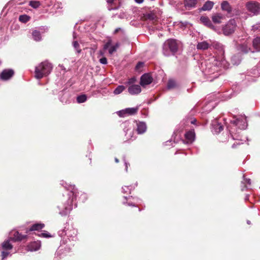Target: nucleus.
<instances>
[{"instance_id": "nucleus-1", "label": "nucleus", "mask_w": 260, "mask_h": 260, "mask_svg": "<svg viewBox=\"0 0 260 260\" xmlns=\"http://www.w3.org/2000/svg\"><path fill=\"white\" fill-rule=\"evenodd\" d=\"M211 59L212 60V61L205 60L202 62L201 69L203 73L205 76H208L215 74L212 77L215 78L219 75L217 72L219 71L220 68L227 69L229 63L223 56L218 58L213 57Z\"/></svg>"}, {"instance_id": "nucleus-2", "label": "nucleus", "mask_w": 260, "mask_h": 260, "mask_svg": "<svg viewBox=\"0 0 260 260\" xmlns=\"http://www.w3.org/2000/svg\"><path fill=\"white\" fill-rule=\"evenodd\" d=\"M189 123L196 125H198L197 123V119L191 116L186 117L182 121V126L183 127V128H184L185 130L186 131L184 135L185 139H180V143L181 142L184 144L190 145L196 139L194 130L192 128H190L189 129H188Z\"/></svg>"}, {"instance_id": "nucleus-3", "label": "nucleus", "mask_w": 260, "mask_h": 260, "mask_svg": "<svg viewBox=\"0 0 260 260\" xmlns=\"http://www.w3.org/2000/svg\"><path fill=\"white\" fill-rule=\"evenodd\" d=\"M52 69V64L47 61L40 63L35 68V76L38 79L48 75Z\"/></svg>"}, {"instance_id": "nucleus-4", "label": "nucleus", "mask_w": 260, "mask_h": 260, "mask_svg": "<svg viewBox=\"0 0 260 260\" xmlns=\"http://www.w3.org/2000/svg\"><path fill=\"white\" fill-rule=\"evenodd\" d=\"M178 44L176 40L169 39L163 44L162 52L166 56H169L177 51Z\"/></svg>"}, {"instance_id": "nucleus-5", "label": "nucleus", "mask_w": 260, "mask_h": 260, "mask_svg": "<svg viewBox=\"0 0 260 260\" xmlns=\"http://www.w3.org/2000/svg\"><path fill=\"white\" fill-rule=\"evenodd\" d=\"M237 22L235 19H230L223 27L222 31L225 36H229L234 33L237 28Z\"/></svg>"}, {"instance_id": "nucleus-6", "label": "nucleus", "mask_w": 260, "mask_h": 260, "mask_svg": "<svg viewBox=\"0 0 260 260\" xmlns=\"http://www.w3.org/2000/svg\"><path fill=\"white\" fill-rule=\"evenodd\" d=\"M69 195L70 198L68 201V205L65 206L64 211L60 212V214L62 215H67L72 210L74 200L76 198V194L75 191H72Z\"/></svg>"}, {"instance_id": "nucleus-7", "label": "nucleus", "mask_w": 260, "mask_h": 260, "mask_svg": "<svg viewBox=\"0 0 260 260\" xmlns=\"http://www.w3.org/2000/svg\"><path fill=\"white\" fill-rule=\"evenodd\" d=\"M112 41L109 39L108 41L105 44L103 47L104 50H108V52L110 54L112 55L114 52L116 51L117 48L119 47L120 44L117 42L115 45L112 44Z\"/></svg>"}, {"instance_id": "nucleus-8", "label": "nucleus", "mask_w": 260, "mask_h": 260, "mask_svg": "<svg viewBox=\"0 0 260 260\" xmlns=\"http://www.w3.org/2000/svg\"><path fill=\"white\" fill-rule=\"evenodd\" d=\"M139 110V107L134 108H128L118 112V115L120 117H124L126 115H133L136 114Z\"/></svg>"}, {"instance_id": "nucleus-9", "label": "nucleus", "mask_w": 260, "mask_h": 260, "mask_svg": "<svg viewBox=\"0 0 260 260\" xmlns=\"http://www.w3.org/2000/svg\"><path fill=\"white\" fill-rule=\"evenodd\" d=\"M234 124L238 126L240 129H245L247 126L246 118L245 116H241L233 121Z\"/></svg>"}, {"instance_id": "nucleus-10", "label": "nucleus", "mask_w": 260, "mask_h": 260, "mask_svg": "<svg viewBox=\"0 0 260 260\" xmlns=\"http://www.w3.org/2000/svg\"><path fill=\"white\" fill-rule=\"evenodd\" d=\"M246 8L253 15H256L259 12L260 5L255 2H249L246 5Z\"/></svg>"}, {"instance_id": "nucleus-11", "label": "nucleus", "mask_w": 260, "mask_h": 260, "mask_svg": "<svg viewBox=\"0 0 260 260\" xmlns=\"http://www.w3.org/2000/svg\"><path fill=\"white\" fill-rule=\"evenodd\" d=\"M152 81L153 78L152 76L149 74H145L141 76L140 84L142 86H144L150 84L152 83Z\"/></svg>"}, {"instance_id": "nucleus-12", "label": "nucleus", "mask_w": 260, "mask_h": 260, "mask_svg": "<svg viewBox=\"0 0 260 260\" xmlns=\"http://www.w3.org/2000/svg\"><path fill=\"white\" fill-rule=\"evenodd\" d=\"M200 21L206 26L216 31V27L212 24V22L210 19L205 16H202L200 17Z\"/></svg>"}, {"instance_id": "nucleus-13", "label": "nucleus", "mask_w": 260, "mask_h": 260, "mask_svg": "<svg viewBox=\"0 0 260 260\" xmlns=\"http://www.w3.org/2000/svg\"><path fill=\"white\" fill-rule=\"evenodd\" d=\"M212 132L216 134H219L223 129V126L216 119L212 122Z\"/></svg>"}, {"instance_id": "nucleus-14", "label": "nucleus", "mask_w": 260, "mask_h": 260, "mask_svg": "<svg viewBox=\"0 0 260 260\" xmlns=\"http://www.w3.org/2000/svg\"><path fill=\"white\" fill-rule=\"evenodd\" d=\"M128 92L132 95L138 94L141 92V88L139 85H132L128 88Z\"/></svg>"}, {"instance_id": "nucleus-15", "label": "nucleus", "mask_w": 260, "mask_h": 260, "mask_svg": "<svg viewBox=\"0 0 260 260\" xmlns=\"http://www.w3.org/2000/svg\"><path fill=\"white\" fill-rule=\"evenodd\" d=\"M14 75V71L11 69L4 70L1 75L2 79L7 80L11 78Z\"/></svg>"}, {"instance_id": "nucleus-16", "label": "nucleus", "mask_w": 260, "mask_h": 260, "mask_svg": "<svg viewBox=\"0 0 260 260\" xmlns=\"http://www.w3.org/2000/svg\"><path fill=\"white\" fill-rule=\"evenodd\" d=\"M224 18V16L221 13H216L212 15V20L214 23L219 24Z\"/></svg>"}, {"instance_id": "nucleus-17", "label": "nucleus", "mask_w": 260, "mask_h": 260, "mask_svg": "<svg viewBox=\"0 0 260 260\" xmlns=\"http://www.w3.org/2000/svg\"><path fill=\"white\" fill-rule=\"evenodd\" d=\"M210 46L211 44L210 43L206 41H204L198 43L197 45V48L199 50H204L208 49Z\"/></svg>"}, {"instance_id": "nucleus-18", "label": "nucleus", "mask_w": 260, "mask_h": 260, "mask_svg": "<svg viewBox=\"0 0 260 260\" xmlns=\"http://www.w3.org/2000/svg\"><path fill=\"white\" fill-rule=\"evenodd\" d=\"M213 47L219 51V53L223 56L224 54V50L223 46L218 42H213L212 43Z\"/></svg>"}, {"instance_id": "nucleus-19", "label": "nucleus", "mask_w": 260, "mask_h": 260, "mask_svg": "<svg viewBox=\"0 0 260 260\" xmlns=\"http://www.w3.org/2000/svg\"><path fill=\"white\" fill-rule=\"evenodd\" d=\"M41 244L38 241H35L31 243L28 246V249L30 251H37L40 249Z\"/></svg>"}, {"instance_id": "nucleus-20", "label": "nucleus", "mask_w": 260, "mask_h": 260, "mask_svg": "<svg viewBox=\"0 0 260 260\" xmlns=\"http://www.w3.org/2000/svg\"><path fill=\"white\" fill-rule=\"evenodd\" d=\"M137 132L139 134L144 133L146 130V125L145 123L139 122L137 123Z\"/></svg>"}, {"instance_id": "nucleus-21", "label": "nucleus", "mask_w": 260, "mask_h": 260, "mask_svg": "<svg viewBox=\"0 0 260 260\" xmlns=\"http://www.w3.org/2000/svg\"><path fill=\"white\" fill-rule=\"evenodd\" d=\"M252 46L256 52H260V37H256L253 40Z\"/></svg>"}, {"instance_id": "nucleus-22", "label": "nucleus", "mask_w": 260, "mask_h": 260, "mask_svg": "<svg viewBox=\"0 0 260 260\" xmlns=\"http://www.w3.org/2000/svg\"><path fill=\"white\" fill-rule=\"evenodd\" d=\"M197 0H184V6L186 8L191 9L196 7Z\"/></svg>"}, {"instance_id": "nucleus-23", "label": "nucleus", "mask_w": 260, "mask_h": 260, "mask_svg": "<svg viewBox=\"0 0 260 260\" xmlns=\"http://www.w3.org/2000/svg\"><path fill=\"white\" fill-rule=\"evenodd\" d=\"M221 7L223 11H226L229 13L232 11V8L230 5L226 1H224L222 2Z\"/></svg>"}, {"instance_id": "nucleus-24", "label": "nucleus", "mask_w": 260, "mask_h": 260, "mask_svg": "<svg viewBox=\"0 0 260 260\" xmlns=\"http://www.w3.org/2000/svg\"><path fill=\"white\" fill-rule=\"evenodd\" d=\"M214 3L211 1L206 2L201 8L203 11H209L211 10L213 7Z\"/></svg>"}, {"instance_id": "nucleus-25", "label": "nucleus", "mask_w": 260, "mask_h": 260, "mask_svg": "<svg viewBox=\"0 0 260 260\" xmlns=\"http://www.w3.org/2000/svg\"><path fill=\"white\" fill-rule=\"evenodd\" d=\"M11 239H8L6 241H5L2 243V248L3 249L5 250H11L13 248L12 245L10 243Z\"/></svg>"}, {"instance_id": "nucleus-26", "label": "nucleus", "mask_w": 260, "mask_h": 260, "mask_svg": "<svg viewBox=\"0 0 260 260\" xmlns=\"http://www.w3.org/2000/svg\"><path fill=\"white\" fill-rule=\"evenodd\" d=\"M26 236H23L20 234L18 232H15L14 234L13 238H11L10 239L14 241H20L24 239Z\"/></svg>"}, {"instance_id": "nucleus-27", "label": "nucleus", "mask_w": 260, "mask_h": 260, "mask_svg": "<svg viewBox=\"0 0 260 260\" xmlns=\"http://www.w3.org/2000/svg\"><path fill=\"white\" fill-rule=\"evenodd\" d=\"M44 227V224L43 223H36L34 224L31 226V227L30 228L29 231H38L39 230H41Z\"/></svg>"}, {"instance_id": "nucleus-28", "label": "nucleus", "mask_w": 260, "mask_h": 260, "mask_svg": "<svg viewBox=\"0 0 260 260\" xmlns=\"http://www.w3.org/2000/svg\"><path fill=\"white\" fill-rule=\"evenodd\" d=\"M32 36L34 40L36 41H40L41 39V34L39 31L34 30L32 33Z\"/></svg>"}, {"instance_id": "nucleus-29", "label": "nucleus", "mask_w": 260, "mask_h": 260, "mask_svg": "<svg viewBox=\"0 0 260 260\" xmlns=\"http://www.w3.org/2000/svg\"><path fill=\"white\" fill-rule=\"evenodd\" d=\"M176 82L173 79H170L168 81L167 88L169 89H173L176 86Z\"/></svg>"}, {"instance_id": "nucleus-30", "label": "nucleus", "mask_w": 260, "mask_h": 260, "mask_svg": "<svg viewBox=\"0 0 260 260\" xmlns=\"http://www.w3.org/2000/svg\"><path fill=\"white\" fill-rule=\"evenodd\" d=\"M125 89V87L123 85H119L114 90V93L118 94L121 93Z\"/></svg>"}, {"instance_id": "nucleus-31", "label": "nucleus", "mask_w": 260, "mask_h": 260, "mask_svg": "<svg viewBox=\"0 0 260 260\" xmlns=\"http://www.w3.org/2000/svg\"><path fill=\"white\" fill-rule=\"evenodd\" d=\"M86 100L87 97L85 94L79 95L77 98V102L79 103H84L86 101Z\"/></svg>"}, {"instance_id": "nucleus-32", "label": "nucleus", "mask_w": 260, "mask_h": 260, "mask_svg": "<svg viewBox=\"0 0 260 260\" xmlns=\"http://www.w3.org/2000/svg\"><path fill=\"white\" fill-rule=\"evenodd\" d=\"M241 50L242 52H243L245 53H247L251 51V49L250 47L247 46V45L243 44L241 46Z\"/></svg>"}, {"instance_id": "nucleus-33", "label": "nucleus", "mask_w": 260, "mask_h": 260, "mask_svg": "<svg viewBox=\"0 0 260 260\" xmlns=\"http://www.w3.org/2000/svg\"><path fill=\"white\" fill-rule=\"evenodd\" d=\"M29 17L25 15H20L19 18V21L23 23L27 22L29 21Z\"/></svg>"}, {"instance_id": "nucleus-34", "label": "nucleus", "mask_w": 260, "mask_h": 260, "mask_svg": "<svg viewBox=\"0 0 260 260\" xmlns=\"http://www.w3.org/2000/svg\"><path fill=\"white\" fill-rule=\"evenodd\" d=\"M73 45L78 53H80L81 52V50L79 49V44L77 41H75L73 42Z\"/></svg>"}, {"instance_id": "nucleus-35", "label": "nucleus", "mask_w": 260, "mask_h": 260, "mask_svg": "<svg viewBox=\"0 0 260 260\" xmlns=\"http://www.w3.org/2000/svg\"><path fill=\"white\" fill-rule=\"evenodd\" d=\"M29 5L34 8H37L40 6V3L38 1H30Z\"/></svg>"}, {"instance_id": "nucleus-36", "label": "nucleus", "mask_w": 260, "mask_h": 260, "mask_svg": "<svg viewBox=\"0 0 260 260\" xmlns=\"http://www.w3.org/2000/svg\"><path fill=\"white\" fill-rule=\"evenodd\" d=\"M9 254V252L5 251H3L2 252V258L3 259L6 258L8 256Z\"/></svg>"}, {"instance_id": "nucleus-37", "label": "nucleus", "mask_w": 260, "mask_h": 260, "mask_svg": "<svg viewBox=\"0 0 260 260\" xmlns=\"http://www.w3.org/2000/svg\"><path fill=\"white\" fill-rule=\"evenodd\" d=\"M100 62L102 64H106L107 63V58L106 57H103L100 59Z\"/></svg>"}, {"instance_id": "nucleus-38", "label": "nucleus", "mask_w": 260, "mask_h": 260, "mask_svg": "<svg viewBox=\"0 0 260 260\" xmlns=\"http://www.w3.org/2000/svg\"><path fill=\"white\" fill-rule=\"evenodd\" d=\"M243 177H245L244 176H243ZM243 183H247L248 185L251 184V180L250 179H246L244 178V182H242Z\"/></svg>"}, {"instance_id": "nucleus-39", "label": "nucleus", "mask_w": 260, "mask_h": 260, "mask_svg": "<svg viewBox=\"0 0 260 260\" xmlns=\"http://www.w3.org/2000/svg\"><path fill=\"white\" fill-rule=\"evenodd\" d=\"M230 132L231 137L233 140H239V137L238 136H237L236 134L235 135H233L231 131H230Z\"/></svg>"}, {"instance_id": "nucleus-40", "label": "nucleus", "mask_w": 260, "mask_h": 260, "mask_svg": "<svg viewBox=\"0 0 260 260\" xmlns=\"http://www.w3.org/2000/svg\"><path fill=\"white\" fill-rule=\"evenodd\" d=\"M41 235H42L43 237H50V235H49V234L48 233H42Z\"/></svg>"}, {"instance_id": "nucleus-41", "label": "nucleus", "mask_w": 260, "mask_h": 260, "mask_svg": "<svg viewBox=\"0 0 260 260\" xmlns=\"http://www.w3.org/2000/svg\"><path fill=\"white\" fill-rule=\"evenodd\" d=\"M123 161H124L125 165V170H126V171H127L128 165V164L126 161L125 157L123 158Z\"/></svg>"}, {"instance_id": "nucleus-42", "label": "nucleus", "mask_w": 260, "mask_h": 260, "mask_svg": "<svg viewBox=\"0 0 260 260\" xmlns=\"http://www.w3.org/2000/svg\"><path fill=\"white\" fill-rule=\"evenodd\" d=\"M123 189V190L124 192H128V190L129 189H128V186H124V187L122 188Z\"/></svg>"}, {"instance_id": "nucleus-43", "label": "nucleus", "mask_w": 260, "mask_h": 260, "mask_svg": "<svg viewBox=\"0 0 260 260\" xmlns=\"http://www.w3.org/2000/svg\"><path fill=\"white\" fill-rule=\"evenodd\" d=\"M143 63L142 62H139L137 65L136 66V68L138 69L139 68H140V67H142L143 66Z\"/></svg>"}, {"instance_id": "nucleus-44", "label": "nucleus", "mask_w": 260, "mask_h": 260, "mask_svg": "<svg viewBox=\"0 0 260 260\" xmlns=\"http://www.w3.org/2000/svg\"><path fill=\"white\" fill-rule=\"evenodd\" d=\"M135 81V79L134 78H131L129 80L128 83L129 84L132 83L134 82Z\"/></svg>"}, {"instance_id": "nucleus-45", "label": "nucleus", "mask_w": 260, "mask_h": 260, "mask_svg": "<svg viewBox=\"0 0 260 260\" xmlns=\"http://www.w3.org/2000/svg\"><path fill=\"white\" fill-rule=\"evenodd\" d=\"M136 3L138 4H141L143 2L144 0H134Z\"/></svg>"}, {"instance_id": "nucleus-46", "label": "nucleus", "mask_w": 260, "mask_h": 260, "mask_svg": "<svg viewBox=\"0 0 260 260\" xmlns=\"http://www.w3.org/2000/svg\"><path fill=\"white\" fill-rule=\"evenodd\" d=\"M120 28H116L115 30H114V34H116L117 32H118V31L119 30Z\"/></svg>"}, {"instance_id": "nucleus-47", "label": "nucleus", "mask_w": 260, "mask_h": 260, "mask_svg": "<svg viewBox=\"0 0 260 260\" xmlns=\"http://www.w3.org/2000/svg\"><path fill=\"white\" fill-rule=\"evenodd\" d=\"M114 0H107V3H112Z\"/></svg>"}, {"instance_id": "nucleus-48", "label": "nucleus", "mask_w": 260, "mask_h": 260, "mask_svg": "<svg viewBox=\"0 0 260 260\" xmlns=\"http://www.w3.org/2000/svg\"><path fill=\"white\" fill-rule=\"evenodd\" d=\"M115 161L116 162L118 163L119 162V159L117 158H115Z\"/></svg>"}, {"instance_id": "nucleus-49", "label": "nucleus", "mask_w": 260, "mask_h": 260, "mask_svg": "<svg viewBox=\"0 0 260 260\" xmlns=\"http://www.w3.org/2000/svg\"><path fill=\"white\" fill-rule=\"evenodd\" d=\"M100 55H103L104 53L103 52V51H100Z\"/></svg>"}, {"instance_id": "nucleus-50", "label": "nucleus", "mask_w": 260, "mask_h": 260, "mask_svg": "<svg viewBox=\"0 0 260 260\" xmlns=\"http://www.w3.org/2000/svg\"><path fill=\"white\" fill-rule=\"evenodd\" d=\"M247 224H250L251 223L250 221H249V220H247Z\"/></svg>"}, {"instance_id": "nucleus-51", "label": "nucleus", "mask_w": 260, "mask_h": 260, "mask_svg": "<svg viewBox=\"0 0 260 260\" xmlns=\"http://www.w3.org/2000/svg\"><path fill=\"white\" fill-rule=\"evenodd\" d=\"M168 142H166V145H168Z\"/></svg>"}, {"instance_id": "nucleus-52", "label": "nucleus", "mask_w": 260, "mask_h": 260, "mask_svg": "<svg viewBox=\"0 0 260 260\" xmlns=\"http://www.w3.org/2000/svg\"><path fill=\"white\" fill-rule=\"evenodd\" d=\"M112 9H114L113 8L109 9V10H111Z\"/></svg>"}, {"instance_id": "nucleus-53", "label": "nucleus", "mask_w": 260, "mask_h": 260, "mask_svg": "<svg viewBox=\"0 0 260 260\" xmlns=\"http://www.w3.org/2000/svg\"><path fill=\"white\" fill-rule=\"evenodd\" d=\"M244 187L247 188V186L245 185Z\"/></svg>"}]
</instances>
